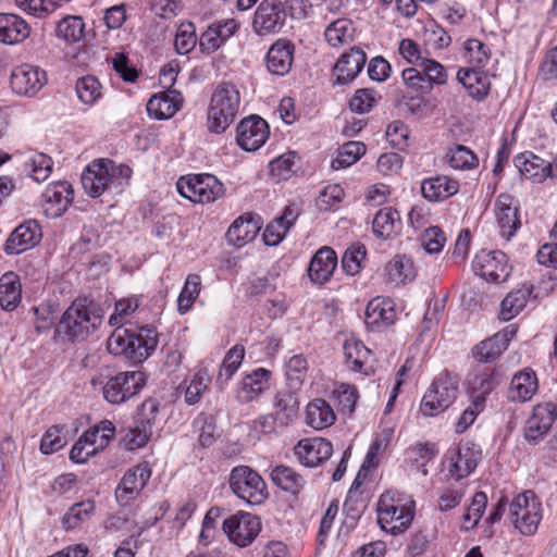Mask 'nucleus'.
Here are the masks:
<instances>
[{
    "label": "nucleus",
    "mask_w": 557,
    "mask_h": 557,
    "mask_svg": "<svg viewBox=\"0 0 557 557\" xmlns=\"http://www.w3.org/2000/svg\"><path fill=\"white\" fill-rule=\"evenodd\" d=\"M298 389H282L274 397V414L280 428H286L295 422L299 412Z\"/></svg>",
    "instance_id": "obj_33"
},
{
    "label": "nucleus",
    "mask_w": 557,
    "mask_h": 557,
    "mask_svg": "<svg viewBox=\"0 0 557 557\" xmlns=\"http://www.w3.org/2000/svg\"><path fill=\"white\" fill-rule=\"evenodd\" d=\"M481 451L470 442H461L448 457V473L455 480L470 475L478 466Z\"/></svg>",
    "instance_id": "obj_18"
},
{
    "label": "nucleus",
    "mask_w": 557,
    "mask_h": 557,
    "mask_svg": "<svg viewBox=\"0 0 557 557\" xmlns=\"http://www.w3.org/2000/svg\"><path fill=\"white\" fill-rule=\"evenodd\" d=\"M508 516L522 535H533L543 517L542 503L534 492L525 491L511 500Z\"/></svg>",
    "instance_id": "obj_7"
},
{
    "label": "nucleus",
    "mask_w": 557,
    "mask_h": 557,
    "mask_svg": "<svg viewBox=\"0 0 557 557\" xmlns=\"http://www.w3.org/2000/svg\"><path fill=\"white\" fill-rule=\"evenodd\" d=\"M386 282L398 286L413 278V269L410 259L405 256H395L385 267Z\"/></svg>",
    "instance_id": "obj_46"
},
{
    "label": "nucleus",
    "mask_w": 557,
    "mask_h": 557,
    "mask_svg": "<svg viewBox=\"0 0 557 557\" xmlns=\"http://www.w3.org/2000/svg\"><path fill=\"white\" fill-rule=\"evenodd\" d=\"M513 164L523 177L533 183H542L552 175L550 162L529 151L516 156Z\"/></svg>",
    "instance_id": "obj_28"
},
{
    "label": "nucleus",
    "mask_w": 557,
    "mask_h": 557,
    "mask_svg": "<svg viewBox=\"0 0 557 557\" xmlns=\"http://www.w3.org/2000/svg\"><path fill=\"white\" fill-rule=\"evenodd\" d=\"M46 82V72L37 65L27 63L14 67L10 76L12 90L28 97L35 96Z\"/></svg>",
    "instance_id": "obj_16"
},
{
    "label": "nucleus",
    "mask_w": 557,
    "mask_h": 557,
    "mask_svg": "<svg viewBox=\"0 0 557 557\" xmlns=\"http://www.w3.org/2000/svg\"><path fill=\"white\" fill-rule=\"evenodd\" d=\"M22 299V285L16 273L9 271L0 277V306L3 310L13 311Z\"/></svg>",
    "instance_id": "obj_39"
},
{
    "label": "nucleus",
    "mask_w": 557,
    "mask_h": 557,
    "mask_svg": "<svg viewBox=\"0 0 557 557\" xmlns=\"http://www.w3.org/2000/svg\"><path fill=\"white\" fill-rule=\"evenodd\" d=\"M260 231L259 222L251 216H239L228 227L226 238L230 244L242 247L256 238Z\"/></svg>",
    "instance_id": "obj_40"
},
{
    "label": "nucleus",
    "mask_w": 557,
    "mask_h": 557,
    "mask_svg": "<svg viewBox=\"0 0 557 557\" xmlns=\"http://www.w3.org/2000/svg\"><path fill=\"white\" fill-rule=\"evenodd\" d=\"M308 362L302 355L290 357L285 364V376L289 388L299 389L307 376Z\"/></svg>",
    "instance_id": "obj_54"
},
{
    "label": "nucleus",
    "mask_w": 557,
    "mask_h": 557,
    "mask_svg": "<svg viewBox=\"0 0 557 557\" xmlns=\"http://www.w3.org/2000/svg\"><path fill=\"white\" fill-rule=\"evenodd\" d=\"M385 135L391 146L400 150L408 147L409 129L404 122L397 120L389 123Z\"/></svg>",
    "instance_id": "obj_63"
},
{
    "label": "nucleus",
    "mask_w": 557,
    "mask_h": 557,
    "mask_svg": "<svg viewBox=\"0 0 557 557\" xmlns=\"http://www.w3.org/2000/svg\"><path fill=\"white\" fill-rule=\"evenodd\" d=\"M271 480L276 486L292 494H298L306 484L302 475L294 469L282 465L272 470Z\"/></svg>",
    "instance_id": "obj_45"
},
{
    "label": "nucleus",
    "mask_w": 557,
    "mask_h": 557,
    "mask_svg": "<svg viewBox=\"0 0 557 557\" xmlns=\"http://www.w3.org/2000/svg\"><path fill=\"white\" fill-rule=\"evenodd\" d=\"M407 453L417 469L426 475V465L438 455V449L433 443H423L410 447Z\"/></svg>",
    "instance_id": "obj_57"
},
{
    "label": "nucleus",
    "mask_w": 557,
    "mask_h": 557,
    "mask_svg": "<svg viewBox=\"0 0 557 557\" xmlns=\"http://www.w3.org/2000/svg\"><path fill=\"white\" fill-rule=\"evenodd\" d=\"M150 475L151 470L147 462L138 463L126 471L115 488L117 503L122 506H126L136 499L149 481Z\"/></svg>",
    "instance_id": "obj_15"
},
{
    "label": "nucleus",
    "mask_w": 557,
    "mask_h": 557,
    "mask_svg": "<svg viewBox=\"0 0 557 557\" xmlns=\"http://www.w3.org/2000/svg\"><path fill=\"white\" fill-rule=\"evenodd\" d=\"M85 433H92L94 436H90L89 443L96 448L97 451L104 449L110 440L113 438L115 434V426L109 420L101 421L98 425L87 430Z\"/></svg>",
    "instance_id": "obj_60"
},
{
    "label": "nucleus",
    "mask_w": 557,
    "mask_h": 557,
    "mask_svg": "<svg viewBox=\"0 0 557 557\" xmlns=\"http://www.w3.org/2000/svg\"><path fill=\"white\" fill-rule=\"evenodd\" d=\"M102 320V309L96 302L78 298L63 312L55 332L72 343H82L97 332Z\"/></svg>",
    "instance_id": "obj_1"
},
{
    "label": "nucleus",
    "mask_w": 557,
    "mask_h": 557,
    "mask_svg": "<svg viewBox=\"0 0 557 557\" xmlns=\"http://www.w3.org/2000/svg\"><path fill=\"white\" fill-rule=\"evenodd\" d=\"M223 531L236 546L247 547L260 533L261 521L252 513L238 511L223 521Z\"/></svg>",
    "instance_id": "obj_11"
},
{
    "label": "nucleus",
    "mask_w": 557,
    "mask_h": 557,
    "mask_svg": "<svg viewBox=\"0 0 557 557\" xmlns=\"http://www.w3.org/2000/svg\"><path fill=\"white\" fill-rule=\"evenodd\" d=\"M518 206L509 194H500L494 203V211L497 224L500 228V235L509 240L520 227V219L518 215Z\"/></svg>",
    "instance_id": "obj_20"
},
{
    "label": "nucleus",
    "mask_w": 557,
    "mask_h": 557,
    "mask_svg": "<svg viewBox=\"0 0 557 557\" xmlns=\"http://www.w3.org/2000/svg\"><path fill=\"white\" fill-rule=\"evenodd\" d=\"M183 104V96L175 89H169L152 96L147 103V112L151 117L165 120L172 117Z\"/></svg>",
    "instance_id": "obj_29"
},
{
    "label": "nucleus",
    "mask_w": 557,
    "mask_h": 557,
    "mask_svg": "<svg viewBox=\"0 0 557 557\" xmlns=\"http://www.w3.org/2000/svg\"><path fill=\"white\" fill-rule=\"evenodd\" d=\"M286 12L281 0H262L255 12L252 28L259 36L278 33L285 24Z\"/></svg>",
    "instance_id": "obj_13"
},
{
    "label": "nucleus",
    "mask_w": 557,
    "mask_h": 557,
    "mask_svg": "<svg viewBox=\"0 0 557 557\" xmlns=\"http://www.w3.org/2000/svg\"><path fill=\"white\" fill-rule=\"evenodd\" d=\"M414 500L398 491H386L377 502V523L382 530L397 535L405 532L414 517Z\"/></svg>",
    "instance_id": "obj_5"
},
{
    "label": "nucleus",
    "mask_w": 557,
    "mask_h": 557,
    "mask_svg": "<svg viewBox=\"0 0 557 557\" xmlns=\"http://www.w3.org/2000/svg\"><path fill=\"white\" fill-rule=\"evenodd\" d=\"M457 79L476 101L483 100L490 91V79L482 69L462 67L457 72Z\"/></svg>",
    "instance_id": "obj_35"
},
{
    "label": "nucleus",
    "mask_w": 557,
    "mask_h": 557,
    "mask_svg": "<svg viewBox=\"0 0 557 557\" xmlns=\"http://www.w3.org/2000/svg\"><path fill=\"white\" fill-rule=\"evenodd\" d=\"M101 85L91 75L84 76L76 82V92L79 100L86 104L95 103L101 96Z\"/></svg>",
    "instance_id": "obj_59"
},
{
    "label": "nucleus",
    "mask_w": 557,
    "mask_h": 557,
    "mask_svg": "<svg viewBox=\"0 0 557 557\" xmlns=\"http://www.w3.org/2000/svg\"><path fill=\"white\" fill-rule=\"evenodd\" d=\"M95 511L92 500H84L72 505L62 518V525L65 530H73L89 520Z\"/></svg>",
    "instance_id": "obj_51"
},
{
    "label": "nucleus",
    "mask_w": 557,
    "mask_h": 557,
    "mask_svg": "<svg viewBox=\"0 0 557 557\" xmlns=\"http://www.w3.org/2000/svg\"><path fill=\"white\" fill-rule=\"evenodd\" d=\"M158 332L151 325L139 327L136 332L117 327L107 341L108 351L123 356L133 363L146 360L157 348Z\"/></svg>",
    "instance_id": "obj_2"
},
{
    "label": "nucleus",
    "mask_w": 557,
    "mask_h": 557,
    "mask_svg": "<svg viewBox=\"0 0 557 557\" xmlns=\"http://www.w3.org/2000/svg\"><path fill=\"white\" fill-rule=\"evenodd\" d=\"M132 176V169L125 164H116L109 159L92 161L82 174V185L86 194L92 198L101 196L106 190L122 191Z\"/></svg>",
    "instance_id": "obj_3"
},
{
    "label": "nucleus",
    "mask_w": 557,
    "mask_h": 557,
    "mask_svg": "<svg viewBox=\"0 0 557 557\" xmlns=\"http://www.w3.org/2000/svg\"><path fill=\"white\" fill-rule=\"evenodd\" d=\"M298 461L306 467H317L327 460L333 453L331 442L322 437L300 440L294 447Z\"/></svg>",
    "instance_id": "obj_19"
},
{
    "label": "nucleus",
    "mask_w": 557,
    "mask_h": 557,
    "mask_svg": "<svg viewBox=\"0 0 557 557\" xmlns=\"http://www.w3.org/2000/svg\"><path fill=\"white\" fill-rule=\"evenodd\" d=\"M367 251L363 246H350L342 258V268L348 275L357 274L361 269V261Z\"/></svg>",
    "instance_id": "obj_64"
},
{
    "label": "nucleus",
    "mask_w": 557,
    "mask_h": 557,
    "mask_svg": "<svg viewBox=\"0 0 557 557\" xmlns=\"http://www.w3.org/2000/svg\"><path fill=\"white\" fill-rule=\"evenodd\" d=\"M201 289V278L198 274H189L177 298V310L185 314L190 310Z\"/></svg>",
    "instance_id": "obj_53"
},
{
    "label": "nucleus",
    "mask_w": 557,
    "mask_h": 557,
    "mask_svg": "<svg viewBox=\"0 0 557 557\" xmlns=\"http://www.w3.org/2000/svg\"><path fill=\"white\" fill-rule=\"evenodd\" d=\"M228 483L232 492L249 505H261L269 496L262 476L248 466L234 467Z\"/></svg>",
    "instance_id": "obj_8"
},
{
    "label": "nucleus",
    "mask_w": 557,
    "mask_h": 557,
    "mask_svg": "<svg viewBox=\"0 0 557 557\" xmlns=\"http://www.w3.org/2000/svg\"><path fill=\"white\" fill-rule=\"evenodd\" d=\"M399 221V213L393 208H383L375 214L372 228L381 238H388L395 232V224Z\"/></svg>",
    "instance_id": "obj_56"
},
{
    "label": "nucleus",
    "mask_w": 557,
    "mask_h": 557,
    "mask_svg": "<svg viewBox=\"0 0 557 557\" xmlns=\"http://www.w3.org/2000/svg\"><path fill=\"white\" fill-rule=\"evenodd\" d=\"M270 371L259 368L246 375L237 391V398L242 403H249L257 398L269 385Z\"/></svg>",
    "instance_id": "obj_37"
},
{
    "label": "nucleus",
    "mask_w": 557,
    "mask_h": 557,
    "mask_svg": "<svg viewBox=\"0 0 557 557\" xmlns=\"http://www.w3.org/2000/svg\"><path fill=\"white\" fill-rule=\"evenodd\" d=\"M159 412V401L154 398L146 399L140 407L136 426L129 431L131 448L144 446L152 435L156 417Z\"/></svg>",
    "instance_id": "obj_22"
},
{
    "label": "nucleus",
    "mask_w": 557,
    "mask_h": 557,
    "mask_svg": "<svg viewBox=\"0 0 557 557\" xmlns=\"http://www.w3.org/2000/svg\"><path fill=\"white\" fill-rule=\"evenodd\" d=\"M396 318L395 304L389 298L375 297L366 308V324L373 330L394 324Z\"/></svg>",
    "instance_id": "obj_27"
},
{
    "label": "nucleus",
    "mask_w": 557,
    "mask_h": 557,
    "mask_svg": "<svg viewBox=\"0 0 557 557\" xmlns=\"http://www.w3.org/2000/svg\"><path fill=\"white\" fill-rule=\"evenodd\" d=\"M532 289L533 286L525 283L521 288L509 293L500 304V318L504 321H509L516 317L525 307Z\"/></svg>",
    "instance_id": "obj_42"
},
{
    "label": "nucleus",
    "mask_w": 557,
    "mask_h": 557,
    "mask_svg": "<svg viewBox=\"0 0 557 557\" xmlns=\"http://www.w3.org/2000/svg\"><path fill=\"white\" fill-rule=\"evenodd\" d=\"M486 504L487 497L485 493L478 492L473 495L470 506L462 516L466 530L472 529L478 524L485 510Z\"/></svg>",
    "instance_id": "obj_61"
},
{
    "label": "nucleus",
    "mask_w": 557,
    "mask_h": 557,
    "mask_svg": "<svg viewBox=\"0 0 557 557\" xmlns=\"http://www.w3.org/2000/svg\"><path fill=\"white\" fill-rule=\"evenodd\" d=\"M30 26L17 14L0 13V42L17 45L28 38Z\"/></svg>",
    "instance_id": "obj_31"
},
{
    "label": "nucleus",
    "mask_w": 557,
    "mask_h": 557,
    "mask_svg": "<svg viewBox=\"0 0 557 557\" xmlns=\"http://www.w3.org/2000/svg\"><path fill=\"white\" fill-rule=\"evenodd\" d=\"M92 433H83L70 451V459L76 463H84L98 451L89 443Z\"/></svg>",
    "instance_id": "obj_62"
},
{
    "label": "nucleus",
    "mask_w": 557,
    "mask_h": 557,
    "mask_svg": "<svg viewBox=\"0 0 557 557\" xmlns=\"http://www.w3.org/2000/svg\"><path fill=\"white\" fill-rule=\"evenodd\" d=\"M244 357L245 348L243 345L237 344L226 352L216 376V383L219 385H223L228 382L242 364Z\"/></svg>",
    "instance_id": "obj_50"
},
{
    "label": "nucleus",
    "mask_w": 557,
    "mask_h": 557,
    "mask_svg": "<svg viewBox=\"0 0 557 557\" xmlns=\"http://www.w3.org/2000/svg\"><path fill=\"white\" fill-rule=\"evenodd\" d=\"M295 46L285 39L276 40L267 53V67L270 73L284 76L293 64Z\"/></svg>",
    "instance_id": "obj_30"
},
{
    "label": "nucleus",
    "mask_w": 557,
    "mask_h": 557,
    "mask_svg": "<svg viewBox=\"0 0 557 557\" xmlns=\"http://www.w3.org/2000/svg\"><path fill=\"white\" fill-rule=\"evenodd\" d=\"M446 159L448 164L455 170L469 171L479 165L478 156L463 145L450 147L446 153Z\"/></svg>",
    "instance_id": "obj_47"
},
{
    "label": "nucleus",
    "mask_w": 557,
    "mask_h": 557,
    "mask_svg": "<svg viewBox=\"0 0 557 557\" xmlns=\"http://www.w3.org/2000/svg\"><path fill=\"white\" fill-rule=\"evenodd\" d=\"M197 45L196 28L191 22H183L180 24L174 46L180 54L189 53Z\"/></svg>",
    "instance_id": "obj_58"
},
{
    "label": "nucleus",
    "mask_w": 557,
    "mask_h": 557,
    "mask_svg": "<svg viewBox=\"0 0 557 557\" xmlns=\"http://www.w3.org/2000/svg\"><path fill=\"white\" fill-rule=\"evenodd\" d=\"M42 197L46 214L51 218H58L72 203L74 190L67 182H55L47 186Z\"/></svg>",
    "instance_id": "obj_24"
},
{
    "label": "nucleus",
    "mask_w": 557,
    "mask_h": 557,
    "mask_svg": "<svg viewBox=\"0 0 557 557\" xmlns=\"http://www.w3.org/2000/svg\"><path fill=\"white\" fill-rule=\"evenodd\" d=\"M458 392V377L447 371L442 372L423 395L420 411L426 417L442 413L454 404Z\"/></svg>",
    "instance_id": "obj_6"
},
{
    "label": "nucleus",
    "mask_w": 557,
    "mask_h": 557,
    "mask_svg": "<svg viewBox=\"0 0 557 557\" xmlns=\"http://www.w3.org/2000/svg\"><path fill=\"white\" fill-rule=\"evenodd\" d=\"M41 230L35 220H28L20 224L10 234L4 245V251L8 255L22 253L40 242Z\"/></svg>",
    "instance_id": "obj_21"
},
{
    "label": "nucleus",
    "mask_w": 557,
    "mask_h": 557,
    "mask_svg": "<svg viewBox=\"0 0 557 557\" xmlns=\"http://www.w3.org/2000/svg\"><path fill=\"white\" fill-rule=\"evenodd\" d=\"M146 384L141 371H125L110 376L102 386L103 398L111 405H122L135 397Z\"/></svg>",
    "instance_id": "obj_10"
},
{
    "label": "nucleus",
    "mask_w": 557,
    "mask_h": 557,
    "mask_svg": "<svg viewBox=\"0 0 557 557\" xmlns=\"http://www.w3.org/2000/svg\"><path fill=\"white\" fill-rule=\"evenodd\" d=\"M343 350L345 362L349 370L366 375L369 374L372 370V367L369 363L371 350L367 348L361 341L355 337L347 338L344 343Z\"/></svg>",
    "instance_id": "obj_34"
},
{
    "label": "nucleus",
    "mask_w": 557,
    "mask_h": 557,
    "mask_svg": "<svg viewBox=\"0 0 557 557\" xmlns=\"http://www.w3.org/2000/svg\"><path fill=\"white\" fill-rule=\"evenodd\" d=\"M367 62L366 52L358 48L352 47L348 52L343 53L333 67V74L336 77V83L344 85L352 82L358 74L362 71Z\"/></svg>",
    "instance_id": "obj_23"
},
{
    "label": "nucleus",
    "mask_w": 557,
    "mask_h": 557,
    "mask_svg": "<svg viewBox=\"0 0 557 557\" xmlns=\"http://www.w3.org/2000/svg\"><path fill=\"white\" fill-rule=\"evenodd\" d=\"M499 383V375L495 371L481 372L469 380V386L472 392L473 406L482 407L488 395Z\"/></svg>",
    "instance_id": "obj_43"
},
{
    "label": "nucleus",
    "mask_w": 557,
    "mask_h": 557,
    "mask_svg": "<svg viewBox=\"0 0 557 557\" xmlns=\"http://www.w3.org/2000/svg\"><path fill=\"white\" fill-rule=\"evenodd\" d=\"M51 158L42 152L32 151L25 156L24 172L36 182L46 181L52 171Z\"/></svg>",
    "instance_id": "obj_44"
},
{
    "label": "nucleus",
    "mask_w": 557,
    "mask_h": 557,
    "mask_svg": "<svg viewBox=\"0 0 557 557\" xmlns=\"http://www.w3.org/2000/svg\"><path fill=\"white\" fill-rule=\"evenodd\" d=\"M268 123L258 115H251L239 122L236 127V141L246 151H256L269 138Z\"/></svg>",
    "instance_id": "obj_17"
},
{
    "label": "nucleus",
    "mask_w": 557,
    "mask_h": 557,
    "mask_svg": "<svg viewBox=\"0 0 557 557\" xmlns=\"http://www.w3.org/2000/svg\"><path fill=\"white\" fill-rule=\"evenodd\" d=\"M336 420L333 408L322 399L315 398L306 407V422L314 430H323L331 426Z\"/></svg>",
    "instance_id": "obj_38"
},
{
    "label": "nucleus",
    "mask_w": 557,
    "mask_h": 557,
    "mask_svg": "<svg viewBox=\"0 0 557 557\" xmlns=\"http://www.w3.org/2000/svg\"><path fill=\"white\" fill-rule=\"evenodd\" d=\"M337 267V255L327 246L320 248L311 258L308 275L314 284H324L330 281Z\"/></svg>",
    "instance_id": "obj_25"
},
{
    "label": "nucleus",
    "mask_w": 557,
    "mask_h": 557,
    "mask_svg": "<svg viewBox=\"0 0 557 557\" xmlns=\"http://www.w3.org/2000/svg\"><path fill=\"white\" fill-rule=\"evenodd\" d=\"M459 190V182L447 175L429 177L421 183V194L429 201L437 202L445 200Z\"/></svg>",
    "instance_id": "obj_32"
},
{
    "label": "nucleus",
    "mask_w": 557,
    "mask_h": 557,
    "mask_svg": "<svg viewBox=\"0 0 557 557\" xmlns=\"http://www.w3.org/2000/svg\"><path fill=\"white\" fill-rule=\"evenodd\" d=\"M475 274L491 283L505 282L511 271L507 256L502 251L481 250L472 263Z\"/></svg>",
    "instance_id": "obj_12"
},
{
    "label": "nucleus",
    "mask_w": 557,
    "mask_h": 557,
    "mask_svg": "<svg viewBox=\"0 0 557 557\" xmlns=\"http://www.w3.org/2000/svg\"><path fill=\"white\" fill-rule=\"evenodd\" d=\"M516 330L508 326L502 332L494 334L475 345L472 352L476 360L481 362H491L507 349L509 342L516 335Z\"/></svg>",
    "instance_id": "obj_26"
},
{
    "label": "nucleus",
    "mask_w": 557,
    "mask_h": 557,
    "mask_svg": "<svg viewBox=\"0 0 557 557\" xmlns=\"http://www.w3.org/2000/svg\"><path fill=\"white\" fill-rule=\"evenodd\" d=\"M85 23L82 17L67 15L57 23L55 36L65 42H77L84 36Z\"/></svg>",
    "instance_id": "obj_49"
},
{
    "label": "nucleus",
    "mask_w": 557,
    "mask_h": 557,
    "mask_svg": "<svg viewBox=\"0 0 557 557\" xmlns=\"http://www.w3.org/2000/svg\"><path fill=\"white\" fill-rule=\"evenodd\" d=\"M366 145L361 141L344 144L338 150L336 158L332 161V168L338 170L352 165L366 153Z\"/></svg>",
    "instance_id": "obj_55"
},
{
    "label": "nucleus",
    "mask_w": 557,
    "mask_h": 557,
    "mask_svg": "<svg viewBox=\"0 0 557 557\" xmlns=\"http://www.w3.org/2000/svg\"><path fill=\"white\" fill-rule=\"evenodd\" d=\"M211 383V374L206 367H200L185 388L184 399L189 406L200 401Z\"/></svg>",
    "instance_id": "obj_48"
},
{
    "label": "nucleus",
    "mask_w": 557,
    "mask_h": 557,
    "mask_svg": "<svg viewBox=\"0 0 557 557\" xmlns=\"http://www.w3.org/2000/svg\"><path fill=\"white\" fill-rule=\"evenodd\" d=\"M240 92L231 82H222L213 89L208 109L206 126L210 133L222 134L237 117Z\"/></svg>",
    "instance_id": "obj_4"
},
{
    "label": "nucleus",
    "mask_w": 557,
    "mask_h": 557,
    "mask_svg": "<svg viewBox=\"0 0 557 557\" xmlns=\"http://www.w3.org/2000/svg\"><path fill=\"white\" fill-rule=\"evenodd\" d=\"M465 58L474 69H484L491 60V49L481 40L470 38L465 41Z\"/></svg>",
    "instance_id": "obj_52"
},
{
    "label": "nucleus",
    "mask_w": 557,
    "mask_h": 557,
    "mask_svg": "<svg viewBox=\"0 0 557 557\" xmlns=\"http://www.w3.org/2000/svg\"><path fill=\"white\" fill-rule=\"evenodd\" d=\"M537 377L533 370L523 369L511 379L508 397L512 401L530 400L537 391Z\"/></svg>",
    "instance_id": "obj_36"
},
{
    "label": "nucleus",
    "mask_w": 557,
    "mask_h": 557,
    "mask_svg": "<svg viewBox=\"0 0 557 557\" xmlns=\"http://www.w3.org/2000/svg\"><path fill=\"white\" fill-rule=\"evenodd\" d=\"M556 418L557 406L555 404L542 403L536 405L524 423V440L529 444L536 445L552 429Z\"/></svg>",
    "instance_id": "obj_14"
},
{
    "label": "nucleus",
    "mask_w": 557,
    "mask_h": 557,
    "mask_svg": "<svg viewBox=\"0 0 557 557\" xmlns=\"http://www.w3.org/2000/svg\"><path fill=\"white\" fill-rule=\"evenodd\" d=\"M176 187L181 196L195 203L213 202L224 195L223 184L211 174L181 177Z\"/></svg>",
    "instance_id": "obj_9"
},
{
    "label": "nucleus",
    "mask_w": 557,
    "mask_h": 557,
    "mask_svg": "<svg viewBox=\"0 0 557 557\" xmlns=\"http://www.w3.org/2000/svg\"><path fill=\"white\" fill-rule=\"evenodd\" d=\"M355 26L349 18H337L329 24L324 30L326 42L333 48L349 45L355 39Z\"/></svg>",
    "instance_id": "obj_41"
}]
</instances>
